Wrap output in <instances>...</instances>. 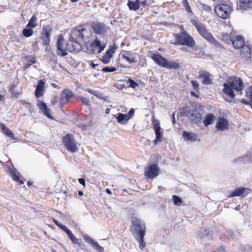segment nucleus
Segmentation results:
<instances>
[{"instance_id":"f257e3e1","label":"nucleus","mask_w":252,"mask_h":252,"mask_svg":"<svg viewBox=\"0 0 252 252\" xmlns=\"http://www.w3.org/2000/svg\"><path fill=\"white\" fill-rule=\"evenodd\" d=\"M181 31L179 33H173L175 41L172 43L174 45L187 46L188 47H193L195 42L192 36L186 31L183 26H180Z\"/></svg>"},{"instance_id":"f03ea898","label":"nucleus","mask_w":252,"mask_h":252,"mask_svg":"<svg viewBox=\"0 0 252 252\" xmlns=\"http://www.w3.org/2000/svg\"><path fill=\"white\" fill-rule=\"evenodd\" d=\"M87 32V30L82 26L77 27L72 31L70 37L75 41L68 42V45L69 46L70 43L72 46L68 49L70 52L78 50L80 47V44L77 41L83 40L86 36L87 37L85 34Z\"/></svg>"},{"instance_id":"7ed1b4c3","label":"nucleus","mask_w":252,"mask_h":252,"mask_svg":"<svg viewBox=\"0 0 252 252\" xmlns=\"http://www.w3.org/2000/svg\"><path fill=\"white\" fill-rule=\"evenodd\" d=\"M181 116L188 117L191 123L197 125L202 122V115L196 108H190L187 105L185 106L181 109Z\"/></svg>"},{"instance_id":"20e7f679","label":"nucleus","mask_w":252,"mask_h":252,"mask_svg":"<svg viewBox=\"0 0 252 252\" xmlns=\"http://www.w3.org/2000/svg\"><path fill=\"white\" fill-rule=\"evenodd\" d=\"M190 23L195 26L199 34L207 41L213 39V35L207 29L205 25L200 21L197 17L190 19Z\"/></svg>"},{"instance_id":"39448f33","label":"nucleus","mask_w":252,"mask_h":252,"mask_svg":"<svg viewBox=\"0 0 252 252\" xmlns=\"http://www.w3.org/2000/svg\"><path fill=\"white\" fill-rule=\"evenodd\" d=\"M131 231L134 238H138V237L145 236L146 234L145 224L141 220L134 218L132 220Z\"/></svg>"},{"instance_id":"423d86ee","label":"nucleus","mask_w":252,"mask_h":252,"mask_svg":"<svg viewBox=\"0 0 252 252\" xmlns=\"http://www.w3.org/2000/svg\"><path fill=\"white\" fill-rule=\"evenodd\" d=\"M63 143L66 149L69 152L74 153L78 150L77 142L74 136L71 134H66L63 137Z\"/></svg>"},{"instance_id":"0eeeda50","label":"nucleus","mask_w":252,"mask_h":252,"mask_svg":"<svg viewBox=\"0 0 252 252\" xmlns=\"http://www.w3.org/2000/svg\"><path fill=\"white\" fill-rule=\"evenodd\" d=\"M60 109L64 112V106L75 97L73 92L69 89H64L60 93Z\"/></svg>"},{"instance_id":"6e6552de","label":"nucleus","mask_w":252,"mask_h":252,"mask_svg":"<svg viewBox=\"0 0 252 252\" xmlns=\"http://www.w3.org/2000/svg\"><path fill=\"white\" fill-rule=\"evenodd\" d=\"M231 11V8L227 4H219L215 6L214 11L217 15L222 19L227 18Z\"/></svg>"},{"instance_id":"1a4fd4ad","label":"nucleus","mask_w":252,"mask_h":252,"mask_svg":"<svg viewBox=\"0 0 252 252\" xmlns=\"http://www.w3.org/2000/svg\"><path fill=\"white\" fill-rule=\"evenodd\" d=\"M227 82L231 86V87L236 91L240 92V94H242V91L244 88V85L242 80L237 77H231L227 80Z\"/></svg>"},{"instance_id":"9d476101","label":"nucleus","mask_w":252,"mask_h":252,"mask_svg":"<svg viewBox=\"0 0 252 252\" xmlns=\"http://www.w3.org/2000/svg\"><path fill=\"white\" fill-rule=\"evenodd\" d=\"M52 32V28L50 25L43 26L41 32V37L42 40V44L44 45H48L50 44Z\"/></svg>"},{"instance_id":"9b49d317","label":"nucleus","mask_w":252,"mask_h":252,"mask_svg":"<svg viewBox=\"0 0 252 252\" xmlns=\"http://www.w3.org/2000/svg\"><path fill=\"white\" fill-rule=\"evenodd\" d=\"M92 28L94 33L100 35H105L109 30V27L105 24L100 22L94 23L92 24Z\"/></svg>"},{"instance_id":"f8f14e48","label":"nucleus","mask_w":252,"mask_h":252,"mask_svg":"<svg viewBox=\"0 0 252 252\" xmlns=\"http://www.w3.org/2000/svg\"><path fill=\"white\" fill-rule=\"evenodd\" d=\"M137 54L129 51L122 50L119 54V57L122 58L129 63L137 62Z\"/></svg>"},{"instance_id":"ddd939ff","label":"nucleus","mask_w":252,"mask_h":252,"mask_svg":"<svg viewBox=\"0 0 252 252\" xmlns=\"http://www.w3.org/2000/svg\"><path fill=\"white\" fill-rule=\"evenodd\" d=\"M198 78L202 80V84L204 85H209L213 84V75L206 70H201L198 72Z\"/></svg>"},{"instance_id":"4468645a","label":"nucleus","mask_w":252,"mask_h":252,"mask_svg":"<svg viewBox=\"0 0 252 252\" xmlns=\"http://www.w3.org/2000/svg\"><path fill=\"white\" fill-rule=\"evenodd\" d=\"M153 128L156 134V138L154 140V143L155 145H157L158 142L161 141V137L162 136L163 132H161V130L162 129L160 126L159 122L157 120H154L153 122Z\"/></svg>"},{"instance_id":"2eb2a0df","label":"nucleus","mask_w":252,"mask_h":252,"mask_svg":"<svg viewBox=\"0 0 252 252\" xmlns=\"http://www.w3.org/2000/svg\"><path fill=\"white\" fill-rule=\"evenodd\" d=\"M8 173L10 175L13 180L18 183L20 185H23L24 183L25 179L15 168H13V169L9 168Z\"/></svg>"},{"instance_id":"dca6fc26","label":"nucleus","mask_w":252,"mask_h":252,"mask_svg":"<svg viewBox=\"0 0 252 252\" xmlns=\"http://www.w3.org/2000/svg\"><path fill=\"white\" fill-rule=\"evenodd\" d=\"M158 174V168L157 164L152 163L148 166L146 170L145 176L148 179L153 178Z\"/></svg>"},{"instance_id":"f3484780","label":"nucleus","mask_w":252,"mask_h":252,"mask_svg":"<svg viewBox=\"0 0 252 252\" xmlns=\"http://www.w3.org/2000/svg\"><path fill=\"white\" fill-rule=\"evenodd\" d=\"M251 190L248 188H240L235 189L228 195L229 197L234 196H241L242 197H246L250 192Z\"/></svg>"},{"instance_id":"a211bd4d","label":"nucleus","mask_w":252,"mask_h":252,"mask_svg":"<svg viewBox=\"0 0 252 252\" xmlns=\"http://www.w3.org/2000/svg\"><path fill=\"white\" fill-rule=\"evenodd\" d=\"M83 238L86 242L90 244L97 252H104V248L100 246L97 242H95L89 235L86 234L84 235L83 236Z\"/></svg>"},{"instance_id":"6ab92c4d","label":"nucleus","mask_w":252,"mask_h":252,"mask_svg":"<svg viewBox=\"0 0 252 252\" xmlns=\"http://www.w3.org/2000/svg\"><path fill=\"white\" fill-rule=\"evenodd\" d=\"M117 47L115 45L110 46L108 50L106 51V53L102 57V62L104 63H109Z\"/></svg>"},{"instance_id":"aec40b11","label":"nucleus","mask_w":252,"mask_h":252,"mask_svg":"<svg viewBox=\"0 0 252 252\" xmlns=\"http://www.w3.org/2000/svg\"><path fill=\"white\" fill-rule=\"evenodd\" d=\"M63 42L64 38L62 35H60L58 38L57 43V54L62 57H64L67 54L66 50L63 48Z\"/></svg>"},{"instance_id":"412c9836","label":"nucleus","mask_w":252,"mask_h":252,"mask_svg":"<svg viewBox=\"0 0 252 252\" xmlns=\"http://www.w3.org/2000/svg\"><path fill=\"white\" fill-rule=\"evenodd\" d=\"M231 43L235 49H240L245 44L244 38L241 35H235V37L233 38Z\"/></svg>"},{"instance_id":"4be33fe9","label":"nucleus","mask_w":252,"mask_h":252,"mask_svg":"<svg viewBox=\"0 0 252 252\" xmlns=\"http://www.w3.org/2000/svg\"><path fill=\"white\" fill-rule=\"evenodd\" d=\"M37 105L45 116L50 119H53L50 113V109L47 107L45 102L42 101H38Z\"/></svg>"},{"instance_id":"5701e85b","label":"nucleus","mask_w":252,"mask_h":252,"mask_svg":"<svg viewBox=\"0 0 252 252\" xmlns=\"http://www.w3.org/2000/svg\"><path fill=\"white\" fill-rule=\"evenodd\" d=\"M252 8V0H239L237 2V9L246 10Z\"/></svg>"},{"instance_id":"b1692460","label":"nucleus","mask_w":252,"mask_h":252,"mask_svg":"<svg viewBox=\"0 0 252 252\" xmlns=\"http://www.w3.org/2000/svg\"><path fill=\"white\" fill-rule=\"evenodd\" d=\"M152 60L158 65L165 67L167 60L160 54H154L152 56Z\"/></svg>"},{"instance_id":"393cba45","label":"nucleus","mask_w":252,"mask_h":252,"mask_svg":"<svg viewBox=\"0 0 252 252\" xmlns=\"http://www.w3.org/2000/svg\"><path fill=\"white\" fill-rule=\"evenodd\" d=\"M45 82L42 80L38 81L36 86L35 96L36 98H39L44 94Z\"/></svg>"},{"instance_id":"a878e982","label":"nucleus","mask_w":252,"mask_h":252,"mask_svg":"<svg viewBox=\"0 0 252 252\" xmlns=\"http://www.w3.org/2000/svg\"><path fill=\"white\" fill-rule=\"evenodd\" d=\"M223 86L222 92L231 98H234L235 94L231 86L227 82L223 84Z\"/></svg>"},{"instance_id":"bb28decb","label":"nucleus","mask_w":252,"mask_h":252,"mask_svg":"<svg viewBox=\"0 0 252 252\" xmlns=\"http://www.w3.org/2000/svg\"><path fill=\"white\" fill-rule=\"evenodd\" d=\"M251 52L252 46L244 44L241 50V56L246 59H249L251 57Z\"/></svg>"},{"instance_id":"cd10ccee","label":"nucleus","mask_w":252,"mask_h":252,"mask_svg":"<svg viewBox=\"0 0 252 252\" xmlns=\"http://www.w3.org/2000/svg\"><path fill=\"white\" fill-rule=\"evenodd\" d=\"M228 123L227 120L221 118H220L219 121L216 124V127L218 130L223 131L228 128Z\"/></svg>"},{"instance_id":"c85d7f7f","label":"nucleus","mask_w":252,"mask_h":252,"mask_svg":"<svg viewBox=\"0 0 252 252\" xmlns=\"http://www.w3.org/2000/svg\"><path fill=\"white\" fill-rule=\"evenodd\" d=\"M183 137L184 140L189 141H195L197 140L199 136L196 133L184 131L183 132Z\"/></svg>"},{"instance_id":"c756f323","label":"nucleus","mask_w":252,"mask_h":252,"mask_svg":"<svg viewBox=\"0 0 252 252\" xmlns=\"http://www.w3.org/2000/svg\"><path fill=\"white\" fill-rule=\"evenodd\" d=\"M235 32H232L229 34L227 33L222 32L220 34L221 40L227 44H230L233 37H235Z\"/></svg>"},{"instance_id":"7c9ffc66","label":"nucleus","mask_w":252,"mask_h":252,"mask_svg":"<svg viewBox=\"0 0 252 252\" xmlns=\"http://www.w3.org/2000/svg\"><path fill=\"white\" fill-rule=\"evenodd\" d=\"M19 82L14 81L9 86L8 91L15 98H18L20 93L18 91H15V89L17 87Z\"/></svg>"},{"instance_id":"2f4dec72","label":"nucleus","mask_w":252,"mask_h":252,"mask_svg":"<svg viewBox=\"0 0 252 252\" xmlns=\"http://www.w3.org/2000/svg\"><path fill=\"white\" fill-rule=\"evenodd\" d=\"M0 125L1 129L5 135L13 139H17V138L15 137L12 131L4 124H0Z\"/></svg>"},{"instance_id":"473e14b6","label":"nucleus","mask_w":252,"mask_h":252,"mask_svg":"<svg viewBox=\"0 0 252 252\" xmlns=\"http://www.w3.org/2000/svg\"><path fill=\"white\" fill-rule=\"evenodd\" d=\"M127 6L130 10L136 11L139 9V0H128Z\"/></svg>"},{"instance_id":"72a5a7b5","label":"nucleus","mask_w":252,"mask_h":252,"mask_svg":"<svg viewBox=\"0 0 252 252\" xmlns=\"http://www.w3.org/2000/svg\"><path fill=\"white\" fill-rule=\"evenodd\" d=\"M114 117H116L117 120V122L121 124H125L128 121V120H127V118L126 117V114L118 113L117 116L114 115Z\"/></svg>"},{"instance_id":"f704fd0d","label":"nucleus","mask_w":252,"mask_h":252,"mask_svg":"<svg viewBox=\"0 0 252 252\" xmlns=\"http://www.w3.org/2000/svg\"><path fill=\"white\" fill-rule=\"evenodd\" d=\"M37 18L35 15H33L30 19L28 24L26 25V28H31L32 29L37 27Z\"/></svg>"},{"instance_id":"c9c22d12","label":"nucleus","mask_w":252,"mask_h":252,"mask_svg":"<svg viewBox=\"0 0 252 252\" xmlns=\"http://www.w3.org/2000/svg\"><path fill=\"white\" fill-rule=\"evenodd\" d=\"M92 46H93L94 48H97V52L100 53L105 48V46L102 45L101 44V42L99 40L97 39V38L94 39V41L93 42L92 44Z\"/></svg>"},{"instance_id":"e433bc0d","label":"nucleus","mask_w":252,"mask_h":252,"mask_svg":"<svg viewBox=\"0 0 252 252\" xmlns=\"http://www.w3.org/2000/svg\"><path fill=\"white\" fill-rule=\"evenodd\" d=\"M214 116L212 114H207L203 121V123L206 126L212 124L213 122Z\"/></svg>"},{"instance_id":"4c0bfd02","label":"nucleus","mask_w":252,"mask_h":252,"mask_svg":"<svg viewBox=\"0 0 252 252\" xmlns=\"http://www.w3.org/2000/svg\"><path fill=\"white\" fill-rule=\"evenodd\" d=\"M165 67L168 69H176L180 67V64L179 63L174 61H167Z\"/></svg>"},{"instance_id":"58836bf2","label":"nucleus","mask_w":252,"mask_h":252,"mask_svg":"<svg viewBox=\"0 0 252 252\" xmlns=\"http://www.w3.org/2000/svg\"><path fill=\"white\" fill-rule=\"evenodd\" d=\"M23 34L26 37H29L32 35L33 33V31L32 28H26L23 30Z\"/></svg>"},{"instance_id":"ea45409f","label":"nucleus","mask_w":252,"mask_h":252,"mask_svg":"<svg viewBox=\"0 0 252 252\" xmlns=\"http://www.w3.org/2000/svg\"><path fill=\"white\" fill-rule=\"evenodd\" d=\"M182 4L183 5V6L184 7L186 12L188 13V14H192V11L190 7V6L188 2V0H182Z\"/></svg>"},{"instance_id":"a19ab883","label":"nucleus","mask_w":252,"mask_h":252,"mask_svg":"<svg viewBox=\"0 0 252 252\" xmlns=\"http://www.w3.org/2000/svg\"><path fill=\"white\" fill-rule=\"evenodd\" d=\"M144 236L138 237V238L135 239L138 242L139 244V248L141 250H143L146 246V243L144 241Z\"/></svg>"},{"instance_id":"79ce46f5","label":"nucleus","mask_w":252,"mask_h":252,"mask_svg":"<svg viewBox=\"0 0 252 252\" xmlns=\"http://www.w3.org/2000/svg\"><path fill=\"white\" fill-rule=\"evenodd\" d=\"M208 42L211 43L216 47H218L221 49H224V47L223 46V45L220 42L216 40L214 36H213V39H210V40H209Z\"/></svg>"},{"instance_id":"37998d69","label":"nucleus","mask_w":252,"mask_h":252,"mask_svg":"<svg viewBox=\"0 0 252 252\" xmlns=\"http://www.w3.org/2000/svg\"><path fill=\"white\" fill-rule=\"evenodd\" d=\"M59 103V107L60 108V95H55L51 100V103L52 105H55Z\"/></svg>"},{"instance_id":"c03bdc74","label":"nucleus","mask_w":252,"mask_h":252,"mask_svg":"<svg viewBox=\"0 0 252 252\" xmlns=\"http://www.w3.org/2000/svg\"><path fill=\"white\" fill-rule=\"evenodd\" d=\"M174 204L179 206L181 205L182 203V199L176 195H174L172 196Z\"/></svg>"},{"instance_id":"a18cd8bd","label":"nucleus","mask_w":252,"mask_h":252,"mask_svg":"<svg viewBox=\"0 0 252 252\" xmlns=\"http://www.w3.org/2000/svg\"><path fill=\"white\" fill-rule=\"evenodd\" d=\"M117 69L113 66H105L102 69V71L104 72H112L115 71Z\"/></svg>"},{"instance_id":"49530a36","label":"nucleus","mask_w":252,"mask_h":252,"mask_svg":"<svg viewBox=\"0 0 252 252\" xmlns=\"http://www.w3.org/2000/svg\"><path fill=\"white\" fill-rule=\"evenodd\" d=\"M79 98H80L81 102L86 106H90V101L88 98L83 97V96H78Z\"/></svg>"},{"instance_id":"de8ad7c7","label":"nucleus","mask_w":252,"mask_h":252,"mask_svg":"<svg viewBox=\"0 0 252 252\" xmlns=\"http://www.w3.org/2000/svg\"><path fill=\"white\" fill-rule=\"evenodd\" d=\"M246 95L247 97L250 99V101L252 100V86H250L247 89L246 92Z\"/></svg>"},{"instance_id":"09e8293b","label":"nucleus","mask_w":252,"mask_h":252,"mask_svg":"<svg viewBox=\"0 0 252 252\" xmlns=\"http://www.w3.org/2000/svg\"><path fill=\"white\" fill-rule=\"evenodd\" d=\"M191 83L192 87L194 88V90L195 91H196L197 92H198L199 89V83L196 80H191Z\"/></svg>"},{"instance_id":"8fccbe9b","label":"nucleus","mask_w":252,"mask_h":252,"mask_svg":"<svg viewBox=\"0 0 252 252\" xmlns=\"http://www.w3.org/2000/svg\"><path fill=\"white\" fill-rule=\"evenodd\" d=\"M70 240L75 244H77L78 246H80V244L79 242V240L77 239L75 236L71 233L70 236H68Z\"/></svg>"},{"instance_id":"3c124183","label":"nucleus","mask_w":252,"mask_h":252,"mask_svg":"<svg viewBox=\"0 0 252 252\" xmlns=\"http://www.w3.org/2000/svg\"><path fill=\"white\" fill-rule=\"evenodd\" d=\"M36 63L35 58H32L30 60L28 61V63L25 65V68H29L31 65Z\"/></svg>"},{"instance_id":"603ef678","label":"nucleus","mask_w":252,"mask_h":252,"mask_svg":"<svg viewBox=\"0 0 252 252\" xmlns=\"http://www.w3.org/2000/svg\"><path fill=\"white\" fill-rule=\"evenodd\" d=\"M95 96L99 98L100 99H103L104 100H107V97L106 96H104L102 93L98 92L97 91L96 94H95Z\"/></svg>"},{"instance_id":"864d4df0","label":"nucleus","mask_w":252,"mask_h":252,"mask_svg":"<svg viewBox=\"0 0 252 252\" xmlns=\"http://www.w3.org/2000/svg\"><path fill=\"white\" fill-rule=\"evenodd\" d=\"M138 64L141 67H144L147 66V64L146 59L145 58L140 59Z\"/></svg>"},{"instance_id":"5fc2aeb1","label":"nucleus","mask_w":252,"mask_h":252,"mask_svg":"<svg viewBox=\"0 0 252 252\" xmlns=\"http://www.w3.org/2000/svg\"><path fill=\"white\" fill-rule=\"evenodd\" d=\"M201 8L205 11H211L212 10V8L210 6L206 5L205 4L201 3Z\"/></svg>"},{"instance_id":"6e6d98bb","label":"nucleus","mask_w":252,"mask_h":252,"mask_svg":"<svg viewBox=\"0 0 252 252\" xmlns=\"http://www.w3.org/2000/svg\"><path fill=\"white\" fill-rule=\"evenodd\" d=\"M128 82L129 83V87L132 88L134 89L138 86L137 83L131 79H129Z\"/></svg>"},{"instance_id":"4d7b16f0","label":"nucleus","mask_w":252,"mask_h":252,"mask_svg":"<svg viewBox=\"0 0 252 252\" xmlns=\"http://www.w3.org/2000/svg\"><path fill=\"white\" fill-rule=\"evenodd\" d=\"M134 109H131L129 112H128V114H126V117H127V120H129L130 119H131L133 115H134Z\"/></svg>"},{"instance_id":"13d9d810","label":"nucleus","mask_w":252,"mask_h":252,"mask_svg":"<svg viewBox=\"0 0 252 252\" xmlns=\"http://www.w3.org/2000/svg\"><path fill=\"white\" fill-rule=\"evenodd\" d=\"M149 3L148 1L147 0H139V5H141L142 7H144L146 5H148Z\"/></svg>"},{"instance_id":"bf43d9fd","label":"nucleus","mask_w":252,"mask_h":252,"mask_svg":"<svg viewBox=\"0 0 252 252\" xmlns=\"http://www.w3.org/2000/svg\"><path fill=\"white\" fill-rule=\"evenodd\" d=\"M20 102L22 105H26V106L31 107L32 106L31 103L27 102L25 100H21Z\"/></svg>"},{"instance_id":"052dcab7","label":"nucleus","mask_w":252,"mask_h":252,"mask_svg":"<svg viewBox=\"0 0 252 252\" xmlns=\"http://www.w3.org/2000/svg\"><path fill=\"white\" fill-rule=\"evenodd\" d=\"M203 55V54L201 52H199V53H195L194 54V56L195 58H201Z\"/></svg>"},{"instance_id":"680f3d73","label":"nucleus","mask_w":252,"mask_h":252,"mask_svg":"<svg viewBox=\"0 0 252 252\" xmlns=\"http://www.w3.org/2000/svg\"><path fill=\"white\" fill-rule=\"evenodd\" d=\"M79 183L83 185L84 187L85 186V180L84 178H79L78 179Z\"/></svg>"},{"instance_id":"e2e57ef3","label":"nucleus","mask_w":252,"mask_h":252,"mask_svg":"<svg viewBox=\"0 0 252 252\" xmlns=\"http://www.w3.org/2000/svg\"><path fill=\"white\" fill-rule=\"evenodd\" d=\"M87 91L90 94H92L93 95H94L95 96V94H96V92L97 91H94V90H92V89H88L87 90Z\"/></svg>"},{"instance_id":"0e129e2a","label":"nucleus","mask_w":252,"mask_h":252,"mask_svg":"<svg viewBox=\"0 0 252 252\" xmlns=\"http://www.w3.org/2000/svg\"><path fill=\"white\" fill-rule=\"evenodd\" d=\"M246 157L249 158L250 160H252V149H251V151H249Z\"/></svg>"},{"instance_id":"69168bd1","label":"nucleus","mask_w":252,"mask_h":252,"mask_svg":"<svg viewBox=\"0 0 252 252\" xmlns=\"http://www.w3.org/2000/svg\"><path fill=\"white\" fill-rule=\"evenodd\" d=\"M241 102L244 104H247V105H250L251 103V101H248L244 98L242 99L241 100Z\"/></svg>"},{"instance_id":"338daca9","label":"nucleus","mask_w":252,"mask_h":252,"mask_svg":"<svg viewBox=\"0 0 252 252\" xmlns=\"http://www.w3.org/2000/svg\"><path fill=\"white\" fill-rule=\"evenodd\" d=\"M58 227H60L64 231H66V230L68 228L66 226L63 225L62 224H61Z\"/></svg>"},{"instance_id":"774afa93","label":"nucleus","mask_w":252,"mask_h":252,"mask_svg":"<svg viewBox=\"0 0 252 252\" xmlns=\"http://www.w3.org/2000/svg\"><path fill=\"white\" fill-rule=\"evenodd\" d=\"M190 95L191 96H194L196 98L199 97V95L198 94H197L195 92H192V91L190 92Z\"/></svg>"}]
</instances>
